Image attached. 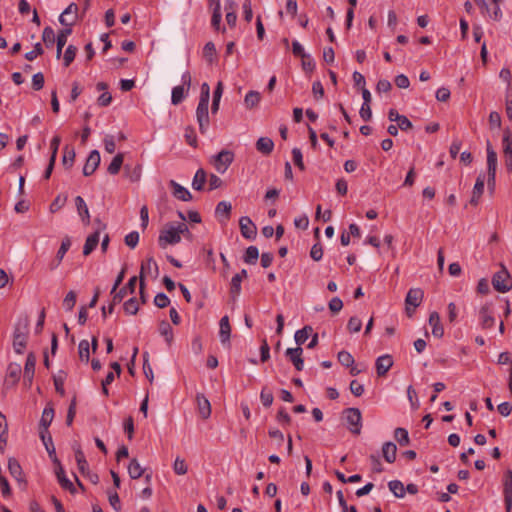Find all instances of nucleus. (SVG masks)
I'll use <instances>...</instances> for the list:
<instances>
[{
  "instance_id": "1",
  "label": "nucleus",
  "mask_w": 512,
  "mask_h": 512,
  "mask_svg": "<svg viewBox=\"0 0 512 512\" xmlns=\"http://www.w3.org/2000/svg\"><path fill=\"white\" fill-rule=\"evenodd\" d=\"M343 417L351 433L359 435L362 427L361 411L358 408H346L343 411Z\"/></svg>"
},
{
  "instance_id": "2",
  "label": "nucleus",
  "mask_w": 512,
  "mask_h": 512,
  "mask_svg": "<svg viewBox=\"0 0 512 512\" xmlns=\"http://www.w3.org/2000/svg\"><path fill=\"white\" fill-rule=\"evenodd\" d=\"M492 285L495 290L501 293H505L512 288V277L504 266L501 267L500 271L494 274Z\"/></svg>"
},
{
  "instance_id": "3",
  "label": "nucleus",
  "mask_w": 512,
  "mask_h": 512,
  "mask_svg": "<svg viewBox=\"0 0 512 512\" xmlns=\"http://www.w3.org/2000/svg\"><path fill=\"white\" fill-rule=\"evenodd\" d=\"M137 280V277L133 276L129 279L126 286L121 288L119 291L116 290L114 293H111L112 302L109 305V314L113 313L115 305L120 303L128 292L131 294L135 292Z\"/></svg>"
},
{
  "instance_id": "4",
  "label": "nucleus",
  "mask_w": 512,
  "mask_h": 512,
  "mask_svg": "<svg viewBox=\"0 0 512 512\" xmlns=\"http://www.w3.org/2000/svg\"><path fill=\"white\" fill-rule=\"evenodd\" d=\"M234 160V153L222 150L213 157L212 164L219 173H224Z\"/></svg>"
},
{
  "instance_id": "5",
  "label": "nucleus",
  "mask_w": 512,
  "mask_h": 512,
  "mask_svg": "<svg viewBox=\"0 0 512 512\" xmlns=\"http://www.w3.org/2000/svg\"><path fill=\"white\" fill-rule=\"evenodd\" d=\"M209 102H199L196 109V118L199 124V131L205 134L209 128L210 119L208 112Z\"/></svg>"
},
{
  "instance_id": "6",
  "label": "nucleus",
  "mask_w": 512,
  "mask_h": 512,
  "mask_svg": "<svg viewBox=\"0 0 512 512\" xmlns=\"http://www.w3.org/2000/svg\"><path fill=\"white\" fill-rule=\"evenodd\" d=\"M181 241V236L177 234L175 225H169L166 229L162 230L158 242L160 247L165 248L168 244L174 245Z\"/></svg>"
},
{
  "instance_id": "7",
  "label": "nucleus",
  "mask_w": 512,
  "mask_h": 512,
  "mask_svg": "<svg viewBox=\"0 0 512 512\" xmlns=\"http://www.w3.org/2000/svg\"><path fill=\"white\" fill-rule=\"evenodd\" d=\"M503 495L506 512L512 511V470L508 469L503 477Z\"/></svg>"
},
{
  "instance_id": "8",
  "label": "nucleus",
  "mask_w": 512,
  "mask_h": 512,
  "mask_svg": "<svg viewBox=\"0 0 512 512\" xmlns=\"http://www.w3.org/2000/svg\"><path fill=\"white\" fill-rule=\"evenodd\" d=\"M502 145L506 168L512 172V133L509 129L504 130Z\"/></svg>"
},
{
  "instance_id": "9",
  "label": "nucleus",
  "mask_w": 512,
  "mask_h": 512,
  "mask_svg": "<svg viewBox=\"0 0 512 512\" xmlns=\"http://www.w3.org/2000/svg\"><path fill=\"white\" fill-rule=\"evenodd\" d=\"M35 365H36V356L34 353L30 352L27 355L25 366H24V374H23V383L27 387H31L34 373H35Z\"/></svg>"
},
{
  "instance_id": "10",
  "label": "nucleus",
  "mask_w": 512,
  "mask_h": 512,
  "mask_svg": "<svg viewBox=\"0 0 512 512\" xmlns=\"http://www.w3.org/2000/svg\"><path fill=\"white\" fill-rule=\"evenodd\" d=\"M78 17V6L75 3L69 6L59 16V22L66 27H72Z\"/></svg>"
},
{
  "instance_id": "11",
  "label": "nucleus",
  "mask_w": 512,
  "mask_h": 512,
  "mask_svg": "<svg viewBox=\"0 0 512 512\" xmlns=\"http://www.w3.org/2000/svg\"><path fill=\"white\" fill-rule=\"evenodd\" d=\"M20 374L21 366L17 363H10L7 367L4 386L6 388L15 386L20 379Z\"/></svg>"
},
{
  "instance_id": "12",
  "label": "nucleus",
  "mask_w": 512,
  "mask_h": 512,
  "mask_svg": "<svg viewBox=\"0 0 512 512\" xmlns=\"http://www.w3.org/2000/svg\"><path fill=\"white\" fill-rule=\"evenodd\" d=\"M241 234L246 239H254L257 234V228L248 216H243L239 220Z\"/></svg>"
},
{
  "instance_id": "13",
  "label": "nucleus",
  "mask_w": 512,
  "mask_h": 512,
  "mask_svg": "<svg viewBox=\"0 0 512 512\" xmlns=\"http://www.w3.org/2000/svg\"><path fill=\"white\" fill-rule=\"evenodd\" d=\"M100 160H101V158H100L99 151H97V150L91 151L86 160V163L83 167L84 176L92 175L98 168V166L100 164Z\"/></svg>"
},
{
  "instance_id": "14",
  "label": "nucleus",
  "mask_w": 512,
  "mask_h": 512,
  "mask_svg": "<svg viewBox=\"0 0 512 512\" xmlns=\"http://www.w3.org/2000/svg\"><path fill=\"white\" fill-rule=\"evenodd\" d=\"M393 363V358L389 354L378 357L375 362L378 377H384L393 366Z\"/></svg>"
},
{
  "instance_id": "15",
  "label": "nucleus",
  "mask_w": 512,
  "mask_h": 512,
  "mask_svg": "<svg viewBox=\"0 0 512 512\" xmlns=\"http://www.w3.org/2000/svg\"><path fill=\"white\" fill-rule=\"evenodd\" d=\"M302 353L303 349L301 347L288 348L285 352V355L289 358L297 371H302L304 367Z\"/></svg>"
},
{
  "instance_id": "16",
  "label": "nucleus",
  "mask_w": 512,
  "mask_h": 512,
  "mask_svg": "<svg viewBox=\"0 0 512 512\" xmlns=\"http://www.w3.org/2000/svg\"><path fill=\"white\" fill-rule=\"evenodd\" d=\"M53 461L55 463H57V465H58V467L56 469V476H57V480H58L60 486L63 489L68 490L72 494H74L76 492V489H75L73 483L66 477L65 471H64L63 467L61 466L59 460L55 457Z\"/></svg>"
},
{
  "instance_id": "17",
  "label": "nucleus",
  "mask_w": 512,
  "mask_h": 512,
  "mask_svg": "<svg viewBox=\"0 0 512 512\" xmlns=\"http://www.w3.org/2000/svg\"><path fill=\"white\" fill-rule=\"evenodd\" d=\"M479 315H480V324L483 329H489V328L493 327V325L495 323V319L492 316L490 304L487 303V304L483 305L479 311Z\"/></svg>"
},
{
  "instance_id": "18",
  "label": "nucleus",
  "mask_w": 512,
  "mask_h": 512,
  "mask_svg": "<svg viewBox=\"0 0 512 512\" xmlns=\"http://www.w3.org/2000/svg\"><path fill=\"white\" fill-rule=\"evenodd\" d=\"M196 402L199 416L204 420L208 419L211 415V405L209 400L203 394L198 393L196 395Z\"/></svg>"
},
{
  "instance_id": "19",
  "label": "nucleus",
  "mask_w": 512,
  "mask_h": 512,
  "mask_svg": "<svg viewBox=\"0 0 512 512\" xmlns=\"http://www.w3.org/2000/svg\"><path fill=\"white\" fill-rule=\"evenodd\" d=\"M486 146H487L486 147V150H487V172H488V176H490V178H492V174H496L497 153L494 151L489 140H487Z\"/></svg>"
},
{
  "instance_id": "20",
  "label": "nucleus",
  "mask_w": 512,
  "mask_h": 512,
  "mask_svg": "<svg viewBox=\"0 0 512 512\" xmlns=\"http://www.w3.org/2000/svg\"><path fill=\"white\" fill-rule=\"evenodd\" d=\"M484 184H485V176L484 174H480L475 182V185L473 187L472 191V197L470 199V204L473 206L478 205L479 200L483 194L484 191Z\"/></svg>"
},
{
  "instance_id": "21",
  "label": "nucleus",
  "mask_w": 512,
  "mask_h": 512,
  "mask_svg": "<svg viewBox=\"0 0 512 512\" xmlns=\"http://www.w3.org/2000/svg\"><path fill=\"white\" fill-rule=\"evenodd\" d=\"M169 186L172 188V194L175 198L182 201H190L192 199L191 193L183 186L178 184L176 181L171 180Z\"/></svg>"
},
{
  "instance_id": "22",
  "label": "nucleus",
  "mask_w": 512,
  "mask_h": 512,
  "mask_svg": "<svg viewBox=\"0 0 512 512\" xmlns=\"http://www.w3.org/2000/svg\"><path fill=\"white\" fill-rule=\"evenodd\" d=\"M429 324L432 327L433 336L441 338L444 334V328L441 324L440 315L438 312L434 311L430 313Z\"/></svg>"
},
{
  "instance_id": "23",
  "label": "nucleus",
  "mask_w": 512,
  "mask_h": 512,
  "mask_svg": "<svg viewBox=\"0 0 512 512\" xmlns=\"http://www.w3.org/2000/svg\"><path fill=\"white\" fill-rule=\"evenodd\" d=\"M424 293L419 288H412L408 291L405 302L414 308L418 307L423 299Z\"/></svg>"
},
{
  "instance_id": "24",
  "label": "nucleus",
  "mask_w": 512,
  "mask_h": 512,
  "mask_svg": "<svg viewBox=\"0 0 512 512\" xmlns=\"http://www.w3.org/2000/svg\"><path fill=\"white\" fill-rule=\"evenodd\" d=\"M220 330H219V337L223 344L229 342L230 335H231V326L229 323V317L223 316L219 323Z\"/></svg>"
},
{
  "instance_id": "25",
  "label": "nucleus",
  "mask_w": 512,
  "mask_h": 512,
  "mask_svg": "<svg viewBox=\"0 0 512 512\" xmlns=\"http://www.w3.org/2000/svg\"><path fill=\"white\" fill-rule=\"evenodd\" d=\"M145 273L153 274L154 278L158 276L159 268L153 257H149L145 263H142L139 276L144 279Z\"/></svg>"
},
{
  "instance_id": "26",
  "label": "nucleus",
  "mask_w": 512,
  "mask_h": 512,
  "mask_svg": "<svg viewBox=\"0 0 512 512\" xmlns=\"http://www.w3.org/2000/svg\"><path fill=\"white\" fill-rule=\"evenodd\" d=\"M75 205L78 211L79 216L81 217L82 221L88 225L90 223V214L88 207L84 201V199L81 196H77L75 198Z\"/></svg>"
},
{
  "instance_id": "27",
  "label": "nucleus",
  "mask_w": 512,
  "mask_h": 512,
  "mask_svg": "<svg viewBox=\"0 0 512 512\" xmlns=\"http://www.w3.org/2000/svg\"><path fill=\"white\" fill-rule=\"evenodd\" d=\"M100 238V231L99 229L89 235L85 241L84 247H83V254L85 256L89 255L98 245Z\"/></svg>"
},
{
  "instance_id": "28",
  "label": "nucleus",
  "mask_w": 512,
  "mask_h": 512,
  "mask_svg": "<svg viewBox=\"0 0 512 512\" xmlns=\"http://www.w3.org/2000/svg\"><path fill=\"white\" fill-rule=\"evenodd\" d=\"M8 470L10 475L19 482H25L23 479V471L20 463L15 458H10L8 461Z\"/></svg>"
},
{
  "instance_id": "29",
  "label": "nucleus",
  "mask_w": 512,
  "mask_h": 512,
  "mask_svg": "<svg viewBox=\"0 0 512 512\" xmlns=\"http://www.w3.org/2000/svg\"><path fill=\"white\" fill-rule=\"evenodd\" d=\"M397 446L393 442H385L382 447V455L388 463H394L396 460Z\"/></svg>"
},
{
  "instance_id": "30",
  "label": "nucleus",
  "mask_w": 512,
  "mask_h": 512,
  "mask_svg": "<svg viewBox=\"0 0 512 512\" xmlns=\"http://www.w3.org/2000/svg\"><path fill=\"white\" fill-rule=\"evenodd\" d=\"M54 418V408L51 405H47L41 416L40 420V431H48V427Z\"/></svg>"
},
{
  "instance_id": "31",
  "label": "nucleus",
  "mask_w": 512,
  "mask_h": 512,
  "mask_svg": "<svg viewBox=\"0 0 512 512\" xmlns=\"http://www.w3.org/2000/svg\"><path fill=\"white\" fill-rule=\"evenodd\" d=\"M124 172L125 176L131 181V182H138L141 178L142 173V167L140 164H137L135 166H131L129 164H126L124 166Z\"/></svg>"
},
{
  "instance_id": "32",
  "label": "nucleus",
  "mask_w": 512,
  "mask_h": 512,
  "mask_svg": "<svg viewBox=\"0 0 512 512\" xmlns=\"http://www.w3.org/2000/svg\"><path fill=\"white\" fill-rule=\"evenodd\" d=\"M273 148L274 143L268 137H261L256 142V149L264 155H269L273 151Z\"/></svg>"
},
{
  "instance_id": "33",
  "label": "nucleus",
  "mask_w": 512,
  "mask_h": 512,
  "mask_svg": "<svg viewBox=\"0 0 512 512\" xmlns=\"http://www.w3.org/2000/svg\"><path fill=\"white\" fill-rule=\"evenodd\" d=\"M75 156L76 153L74 148L70 145H65L63 148L62 163L67 169H70L73 166Z\"/></svg>"
},
{
  "instance_id": "34",
  "label": "nucleus",
  "mask_w": 512,
  "mask_h": 512,
  "mask_svg": "<svg viewBox=\"0 0 512 512\" xmlns=\"http://www.w3.org/2000/svg\"><path fill=\"white\" fill-rule=\"evenodd\" d=\"M145 472L136 458L131 459L128 465V473L132 479L140 478Z\"/></svg>"
},
{
  "instance_id": "35",
  "label": "nucleus",
  "mask_w": 512,
  "mask_h": 512,
  "mask_svg": "<svg viewBox=\"0 0 512 512\" xmlns=\"http://www.w3.org/2000/svg\"><path fill=\"white\" fill-rule=\"evenodd\" d=\"M313 332V328L311 326H304L302 329L296 331L295 333V342L297 343V347H301L307 339L310 337V335Z\"/></svg>"
},
{
  "instance_id": "36",
  "label": "nucleus",
  "mask_w": 512,
  "mask_h": 512,
  "mask_svg": "<svg viewBox=\"0 0 512 512\" xmlns=\"http://www.w3.org/2000/svg\"><path fill=\"white\" fill-rule=\"evenodd\" d=\"M206 172L200 168L196 171L193 181H192V187L193 189L197 191H201L204 188V185L206 183Z\"/></svg>"
},
{
  "instance_id": "37",
  "label": "nucleus",
  "mask_w": 512,
  "mask_h": 512,
  "mask_svg": "<svg viewBox=\"0 0 512 512\" xmlns=\"http://www.w3.org/2000/svg\"><path fill=\"white\" fill-rule=\"evenodd\" d=\"M124 161V154L118 153L111 161L107 168V172L111 175H116L119 173Z\"/></svg>"
},
{
  "instance_id": "38",
  "label": "nucleus",
  "mask_w": 512,
  "mask_h": 512,
  "mask_svg": "<svg viewBox=\"0 0 512 512\" xmlns=\"http://www.w3.org/2000/svg\"><path fill=\"white\" fill-rule=\"evenodd\" d=\"M261 100V94L258 91H249L244 99V104L247 109L256 107Z\"/></svg>"
},
{
  "instance_id": "39",
  "label": "nucleus",
  "mask_w": 512,
  "mask_h": 512,
  "mask_svg": "<svg viewBox=\"0 0 512 512\" xmlns=\"http://www.w3.org/2000/svg\"><path fill=\"white\" fill-rule=\"evenodd\" d=\"M39 434L49 456L51 457L52 455H55V447L50 432L40 431Z\"/></svg>"
},
{
  "instance_id": "40",
  "label": "nucleus",
  "mask_w": 512,
  "mask_h": 512,
  "mask_svg": "<svg viewBox=\"0 0 512 512\" xmlns=\"http://www.w3.org/2000/svg\"><path fill=\"white\" fill-rule=\"evenodd\" d=\"M27 336L24 334L13 335V348L17 354H22L27 345Z\"/></svg>"
},
{
  "instance_id": "41",
  "label": "nucleus",
  "mask_w": 512,
  "mask_h": 512,
  "mask_svg": "<svg viewBox=\"0 0 512 512\" xmlns=\"http://www.w3.org/2000/svg\"><path fill=\"white\" fill-rule=\"evenodd\" d=\"M388 487L395 497L403 498L405 496V487L401 481L392 480L388 483Z\"/></svg>"
},
{
  "instance_id": "42",
  "label": "nucleus",
  "mask_w": 512,
  "mask_h": 512,
  "mask_svg": "<svg viewBox=\"0 0 512 512\" xmlns=\"http://www.w3.org/2000/svg\"><path fill=\"white\" fill-rule=\"evenodd\" d=\"M188 91H186V88L184 86H176L172 89V96H171V102L173 105L180 104L183 99L185 98V95Z\"/></svg>"
},
{
  "instance_id": "43",
  "label": "nucleus",
  "mask_w": 512,
  "mask_h": 512,
  "mask_svg": "<svg viewBox=\"0 0 512 512\" xmlns=\"http://www.w3.org/2000/svg\"><path fill=\"white\" fill-rule=\"evenodd\" d=\"M259 257V250L256 246H249L243 256V260L247 264H255Z\"/></svg>"
},
{
  "instance_id": "44",
  "label": "nucleus",
  "mask_w": 512,
  "mask_h": 512,
  "mask_svg": "<svg viewBox=\"0 0 512 512\" xmlns=\"http://www.w3.org/2000/svg\"><path fill=\"white\" fill-rule=\"evenodd\" d=\"M159 332L162 336L165 337L167 343L170 345L173 340V330H172V327L170 326V324L166 320H163L160 322Z\"/></svg>"
},
{
  "instance_id": "45",
  "label": "nucleus",
  "mask_w": 512,
  "mask_h": 512,
  "mask_svg": "<svg viewBox=\"0 0 512 512\" xmlns=\"http://www.w3.org/2000/svg\"><path fill=\"white\" fill-rule=\"evenodd\" d=\"M7 427L6 417L0 412V450L3 449L7 442Z\"/></svg>"
},
{
  "instance_id": "46",
  "label": "nucleus",
  "mask_w": 512,
  "mask_h": 512,
  "mask_svg": "<svg viewBox=\"0 0 512 512\" xmlns=\"http://www.w3.org/2000/svg\"><path fill=\"white\" fill-rule=\"evenodd\" d=\"M79 358L81 361L88 363L90 359V344L87 340H81L78 346Z\"/></svg>"
},
{
  "instance_id": "47",
  "label": "nucleus",
  "mask_w": 512,
  "mask_h": 512,
  "mask_svg": "<svg viewBox=\"0 0 512 512\" xmlns=\"http://www.w3.org/2000/svg\"><path fill=\"white\" fill-rule=\"evenodd\" d=\"M394 437L401 446H406L410 442L408 431L405 428H396L394 431Z\"/></svg>"
},
{
  "instance_id": "48",
  "label": "nucleus",
  "mask_w": 512,
  "mask_h": 512,
  "mask_svg": "<svg viewBox=\"0 0 512 512\" xmlns=\"http://www.w3.org/2000/svg\"><path fill=\"white\" fill-rule=\"evenodd\" d=\"M42 40L47 48H50L55 43V33L52 27L47 26L42 32Z\"/></svg>"
},
{
  "instance_id": "49",
  "label": "nucleus",
  "mask_w": 512,
  "mask_h": 512,
  "mask_svg": "<svg viewBox=\"0 0 512 512\" xmlns=\"http://www.w3.org/2000/svg\"><path fill=\"white\" fill-rule=\"evenodd\" d=\"M231 204L226 201H221L217 204L215 213L217 216L223 215L226 220L229 219L231 213Z\"/></svg>"
},
{
  "instance_id": "50",
  "label": "nucleus",
  "mask_w": 512,
  "mask_h": 512,
  "mask_svg": "<svg viewBox=\"0 0 512 512\" xmlns=\"http://www.w3.org/2000/svg\"><path fill=\"white\" fill-rule=\"evenodd\" d=\"M77 51H78V49L74 45H69L66 48V51L64 53V58H63V60H64L63 64L65 67H68L74 61Z\"/></svg>"
},
{
  "instance_id": "51",
  "label": "nucleus",
  "mask_w": 512,
  "mask_h": 512,
  "mask_svg": "<svg viewBox=\"0 0 512 512\" xmlns=\"http://www.w3.org/2000/svg\"><path fill=\"white\" fill-rule=\"evenodd\" d=\"M216 55V48L213 42H207L203 49V57L209 62L214 61Z\"/></svg>"
},
{
  "instance_id": "52",
  "label": "nucleus",
  "mask_w": 512,
  "mask_h": 512,
  "mask_svg": "<svg viewBox=\"0 0 512 512\" xmlns=\"http://www.w3.org/2000/svg\"><path fill=\"white\" fill-rule=\"evenodd\" d=\"M123 309L127 314L135 315L139 310L137 299L135 297H132L129 300H127L123 305Z\"/></svg>"
},
{
  "instance_id": "53",
  "label": "nucleus",
  "mask_w": 512,
  "mask_h": 512,
  "mask_svg": "<svg viewBox=\"0 0 512 512\" xmlns=\"http://www.w3.org/2000/svg\"><path fill=\"white\" fill-rule=\"evenodd\" d=\"M77 295L74 291H69L64 300H63V306L67 311H72L75 304H76Z\"/></svg>"
},
{
  "instance_id": "54",
  "label": "nucleus",
  "mask_w": 512,
  "mask_h": 512,
  "mask_svg": "<svg viewBox=\"0 0 512 512\" xmlns=\"http://www.w3.org/2000/svg\"><path fill=\"white\" fill-rule=\"evenodd\" d=\"M173 469L177 475H184L188 471V466L183 458L176 457Z\"/></svg>"
},
{
  "instance_id": "55",
  "label": "nucleus",
  "mask_w": 512,
  "mask_h": 512,
  "mask_svg": "<svg viewBox=\"0 0 512 512\" xmlns=\"http://www.w3.org/2000/svg\"><path fill=\"white\" fill-rule=\"evenodd\" d=\"M184 137L187 144H189L192 147H197V136L195 129L193 127H186Z\"/></svg>"
},
{
  "instance_id": "56",
  "label": "nucleus",
  "mask_w": 512,
  "mask_h": 512,
  "mask_svg": "<svg viewBox=\"0 0 512 512\" xmlns=\"http://www.w3.org/2000/svg\"><path fill=\"white\" fill-rule=\"evenodd\" d=\"M241 292V281L239 276H233L230 284V294L233 300L240 294Z\"/></svg>"
},
{
  "instance_id": "57",
  "label": "nucleus",
  "mask_w": 512,
  "mask_h": 512,
  "mask_svg": "<svg viewBox=\"0 0 512 512\" xmlns=\"http://www.w3.org/2000/svg\"><path fill=\"white\" fill-rule=\"evenodd\" d=\"M337 358L343 366L350 367L354 364L353 356L347 351H340Z\"/></svg>"
},
{
  "instance_id": "58",
  "label": "nucleus",
  "mask_w": 512,
  "mask_h": 512,
  "mask_svg": "<svg viewBox=\"0 0 512 512\" xmlns=\"http://www.w3.org/2000/svg\"><path fill=\"white\" fill-rule=\"evenodd\" d=\"M76 397L74 396L70 402V405L68 407L67 416H66V424L67 426H71L73 423V420L76 415Z\"/></svg>"
},
{
  "instance_id": "59",
  "label": "nucleus",
  "mask_w": 512,
  "mask_h": 512,
  "mask_svg": "<svg viewBox=\"0 0 512 512\" xmlns=\"http://www.w3.org/2000/svg\"><path fill=\"white\" fill-rule=\"evenodd\" d=\"M260 399L265 407H270L273 403L274 396L270 390H268L266 387H263L260 393Z\"/></svg>"
},
{
  "instance_id": "60",
  "label": "nucleus",
  "mask_w": 512,
  "mask_h": 512,
  "mask_svg": "<svg viewBox=\"0 0 512 512\" xmlns=\"http://www.w3.org/2000/svg\"><path fill=\"white\" fill-rule=\"evenodd\" d=\"M72 33V27H66L59 31L56 39L57 46L64 47L68 36Z\"/></svg>"
},
{
  "instance_id": "61",
  "label": "nucleus",
  "mask_w": 512,
  "mask_h": 512,
  "mask_svg": "<svg viewBox=\"0 0 512 512\" xmlns=\"http://www.w3.org/2000/svg\"><path fill=\"white\" fill-rule=\"evenodd\" d=\"M71 246V240L68 236L64 237L62 239V242H61V245H60V248L57 252V255H56V258H58L59 260L62 261L64 255L66 254V252L69 250Z\"/></svg>"
},
{
  "instance_id": "62",
  "label": "nucleus",
  "mask_w": 512,
  "mask_h": 512,
  "mask_svg": "<svg viewBox=\"0 0 512 512\" xmlns=\"http://www.w3.org/2000/svg\"><path fill=\"white\" fill-rule=\"evenodd\" d=\"M361 327H362V321L358 317L353 316L348 320L347 329L349 330V332H351V333L359 332L361 330Z\"/></svg>"
},
{
  "instance_id": "63",
  "label": "nucleus",
  "mask_w": 512,
  "mask_h": 512,
  "mask_svg": "<svg viewBox=\"0 0 512 512\" xmlns=\"http://www.w3.org/2000/svg\"><path fill=\"white\" fill-rule=\"evenodd\" d=\"M154 304L158 307V308H165L167 307L169 304H170V299L168 298V296L164 293H158L155 297H154Z\"/></svg>"
},
{
  "instance_id": "64",
  "label": "nucleus",
  "mask_w": 512,
  "mask_h": 512,
  "mask_svg": "<svg viewBox=\"0 0 512 512\" xmlns=\"http://www.w3.org/2000/svg\"><path fill=\"white\" fill-rule=\"evenodd\" d=\"M44 75L43 73L41 72H38L36 74L33 75L32 77V87L35 91H39L43 88L44 86Z\"/></svg>"
}]
</instances>
